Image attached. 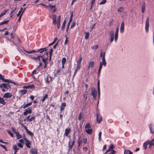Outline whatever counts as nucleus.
I'll list each match as a JSON object with an SVG mask.
<instances>
[{"mask_svg":"<svg viewBox=\"0 0 154 154\" xmlns=\"http://www.w3.org/2000/svg\"><path fill=\"white\" fill-rule=\"evenodd\" d=\"M110 35L111 37L110 38H114V32L111 31L110 32Z\"/></svg>","mask_w":154,"mask_h":154,"instance_id":"a19ab883","label":"nucleus"},{"mask_svg":"<svg viewBox=\"0 0 154 154\" xmlns=\"http://www.w3.org/2000/svg\"><path fill=\"white\" fill-rule=\"evenodd\" d=\"M82 58L81 55H80L79 60L77 62V69H80L81 67V64L82 61Z\"/></svg>","mask_w":154,"mask_h":154,"instance_id":"9d476101","label":"nucleus"},{"mask_svg":"<svg viewBox=\"0 0 154 154\" xmlns=\"http://www.w3.org/2000/svg\"><path fill=\"white\" fill-rule=\"evenodd\" d=\"M119 30V27H117L115 34V38H117L118 37V32Z\"/></svg>","mask_w":154,"mask_h":154,"instance_id":"c85d7f7f","label":"nucleus"},{"mask_svg":"<svg viewBox=\"0 0 154 154\" xmlns=\"http://www.w3.org/2000/svg\"><path fill=\"white\" fill-rule=\"evenodd\" d=\"M97 121L98 123H100L102 121V117L99 112H97Z\"/></svg>","mask_w":154,"mask_h":154,"instance_id":"6e6552de","label":"nucleus"},{"mask_svg":"<svg viewBox=\"0 0 154 154\" xmlns=\"http://www.w3.org/2000/svg\"><path fill=\"white\" fill-rule=\"evenodd\" d=\"M29 98L32 100H34V98H35V96H33L32 95H31L30 96Z\"/></svg>","mask_w":154,"mask_h":154,"instance_id":"774afa93","label":"nucleus"},{"mask_svg":"<svg viewBox=\"0 0 154 154\" xmlns=\"http://www.w3.org/2000/svg\"><path fill=\"white\" fill-rule=\"evenodd\" d=\"M97 90H98V97H100V81L99 80L98 81V82H97Z\"/></svg>","mask_w":154,"mask_h":154,"instance_id":"7c9ffc66","label":"nucleus"},{"mask_svg":"<svg viewBox=\"0 0 154 154\" xmlns=\"http://www.w3.org/2000/svg\"><path fill=\"white\" fill-rule=\"evenodd\" d=\"M53 49L52 48H51L50 50V51H49V55H50V58H51V57L52 56V53L53 52Z\"/></svg>","mask_w":154,"mask_h":154,"instance_id":"de8ad7c7","label":"nucleus"},{"mask_svg":"<svg viewBox=\"0 0 154 154\" xmlns=\"http://www.w3.org/2000/svg\"><path fill=\"white\" fill-rule=\"evenodd\" d=\"M149 126L150 132L153 134L154 132V126L152 124H149Z\"/></svg>","mask_w":154,"mask_h":154,"instance_id":"4be33fe9","label":"nucleus"},{"mask_svg":"<svg viewBox=\"0 0 154 154\" xmlns=\"http://www.w3.org/2000/svg\"><path fill=\"white\" fill-rule=\"evenodd\" d=\"M11 130L13 132H14V133H15V134L17 132L16 131L15 128L13 127L11 128Z\"/></svg>","mask_w":154,"mask_h":154,"instance_id":"052dcab7","label":"nucleus"},{"mask_svg":"<svg viewBox=\"0 0 154 154\" xmlns=\"http://www.w3.org/2000/svg\"><path fill=\"white\" fill-rule=\"evenodd\" d=\"M85 131L87 134H92V130L91 128L88 129H85Z\"/></svg>","mask_w":154,"mask_h":154,"instance_id":"c756f323","label":"nucleus"},{"mask_svg":"<svg viewBox=\"0 0 154 154\" xmlns=\"http://www.w3.org/2000/svg\"><path fill=\"white\" fill-rule=\"evenodd\" d=\"M72 18H70L69 20V21L68 23V25L67 26V29H68L69 27L70 24L72 21Z\"/></svg>","mask_w":154,"mask_h":154,"instance_id":"864d4df0","label":"nucleus"},{"mask_svg":"<svg viewBox=\"0 0 154 154\" xmlns=\"http://www.w3.org/2000/svg\"><path fill=\"white\" fill-rule=\"evenodd\" d=\"M18 146L20 148H22L23 147V145L21 143H18L17 144Z\"/></svg>","mask_w":154,"mask_h":154,"instance_id":"bf43d9fd","label":"nucleus"},{"mask_svg":"<svg viewBox=\"0 0 154 154\" xmlns=\"http://www.w3.org/2000/svg\"><path fill=\"white\" fill-rule=\"evenodd\" d=\"M0 87L1 88H5L7 90L11 88V86L9 83H3L0 85Z\"/></svg>","mask_w":154,"mask_h":154,"instance_id":"39448f33","label":"nucleus"},{"mask_svg":"<svg viewBox=\"0 0 154 154\" xmlns=\"http://www.w3.org/2000/svg\"><path fill=\"white\" fill-rule=\"evenodd\" d=\"M94 65V63L93 61H90L88 64V66L87 68V70H89L90 68H92Z\"/></svg>","mask_w":154,"mask_h":154,"instance_id":"5701e85b","label":"nucleus"},{"mask_svg":"<svg viewBox=\"0 0 154 154\" xmlns=\"http://www.w3.org/2000/svg\"><path fill=\"white\" fill-rule=\"evenodd\" d=\"M29 114V112L27 109H25L24 110V111L23 112V114L24 116H26L27 115V114Z\"/></svg>","mask_w":154,"mask_h":154,"instance_id":"79ce46f5","label":"nucleus"},{"mask_svg":"<svg viewBox=\"0 0 154 154\" xmlns=\"http://www.w3.org/2000/svg\"><path fill=\"white\" fill-rule=\"evenodd\" d=\"M99 45H98L93 46L91 47V48L93 49H96L98 48Z\"/></svg>","mask_w":154,"mask_h":154,"instance_id":"8fccbe9b","label":"nucleus"},{"mask_svg":"<svg viewBox=\"0 0 154 154\" xmlns=\"http://www.w3.org/2000/svg\"><path fill=\"white\" fill-rule=\"evenodd\" d=\"M149 17L147 18L145 23V29L146 32H148L149 31Z\"/></svg>","mask_w":154,"mask_h":154,"instance_id":"423d86ee","label":"nucleus"},{"mask_svg":"<svg viewBox=\"0 0 154 154\" xmlns=\"http://www.w3.org/2000/svg\"><path fill=\"white\" fill-rule=\"evenodd\" d=\"M89 36V33L88 32H86L85 36V38H88Z\"/></svg>","mask_w":154,"mask_h":154,"instance_id":"13d9d810","label":"nucleus"},{"mask_svg":"<svg viewBox=\"0 0 154 154\" xmlns=\"http://www.w3.org/2000/svg\"><path fill=\"white\" fill-rule=\"evenodd\" d=\"M71 131V129L69 128H66L65 130L64 135L66 137H68L69 134Z\"/></svg>","mask_w":154,"mask_h":154,"instance_id":"2eb2a0df","label":"nucleus"},{"mask_svg":"<svg viewBox=\"0 0 154 154\" xmlns=\"http://www.w3.org/2000/svg\"><path fill=\"white\" fill-rule=\"evenodd\" d=\"M53 20V24L55 25L57 24V26L58 29L59 28L60 26L61 17L60 16H59L58 17L57 21L56 20V15L53 14L50 16Z\"/></svg>","mask_w":154,"mask_h":154,"instance_id":"f257e3e1","label":"nucleus"},{"mask_svg":"<svg viewBox=\"0 0 154 154\" xmlns=\"http://www.w3.org/2000/svg\"><path fill=\"white\" fill-rule=\"evenodd\" d=\"M29 88L30 89H33L35 88V85H29Z\"/></svg>","mask_w":154,"mask_h":154,"instance_id":"6e6d98bb","label":"nucleus"},{"mask_svg":"<svg viewBox=\"0 0 154 154\" xmlns=\"http://www.w3.org/2000/svg\"><path fill=\"white\" fill-rule=\"evenodd\" d=\"M102 134V132L101 131H100L98 134V139L99 142H100L101 140V136Z\"/></svg>","mask_w":154,"mask_h":154,"instance_id":"a18cd8bd","label":"nucleus"},{"mask_svg":"<svg viewBox=\"0 0 154 154\" xmlns=\"http://www.w3.org/2000/svg\"><path fill=\"white\" fill-rule=\"evenodd\" d=\"M45 83L49 84L50 82L52 81L53 79L50 75L48 74L45 79Z\"/></svg>","mask_w":154,"mask_h":154,"instance_id":"20e7f679","label":"nucleus"},{"mask_svg":"<svg viewBox=\"0 0 154 154\" xmlns=\"http://www.w3.org/2000/svg\"><path fill=\"white\" fill-rule=\"evenodd\" d=\"M24 140L26 142V146L28 148H30L31 147L30 145L31 144L30 141L26 137H23Z\"/></svg>","mask_w":154,"mask_h":154,"instance_id":"f8f14e48","label":"nucleus"},{"mask_svg":"<svg viewBox=\"0 0 154 154\" xmlns=\"http://www.w3.org/2000/svg\"><path fill=\"white\" fill-rule=\"evenodd\" d=\"M47 49L46 48H41L39 50H38L37 51H35L34 50H32L30 51H26V52L29 54H31L34 52H39L40 53H42L43 52L45 51V52L46 53V54H48L47 53H46V51Z\"/></svg>","mask_w":154,"mask_h":154,"instance_id":"f03ea898","label":"nucleus"},{"mask_svg":"<svg viewBox=\"0 0 154 154\" xmlns=\"http://www.w3.org/2000/svg\"><path fill=\"white\" fill-rule=\"evenodd\" d=\"M75 143V141L74 140H72L71 144V142H70V140L69 141V143H68V151L69 152L70 150H72Z\"/></svg>","mask_w":154,"mask_h":154,"instance_id":"1a4fd4ad","label":"nucleus"},{"mask_svg":"<svg viewBox=\"0 0 154 154\" xmlns=\"http://www.w3.org/2000/svg\"><path fill=\"white\" fill-rule=\"evenodd\" d=\"M30 115L28 116L24 120V121H25L26 120H27L28 122H31L33 120L34 121L35 118V116H32L30 118Z\"/></svg>","mask_w":154,"mask_h":154,"instance_id":"9b49d317","label":"nucleus"},{"mask_svg":"<svg viewBox=\"0 0 154 154\" xmlns=\"http://www.w3.org/2000/svg\"><path fill=\"white\" fill-rule=\"evenodd\" d=\"M105 52H103L102 50H101L100 52V57H102V59H105Z\"/></svg>","mask_w":154,"mask_h":154,"instance_id":"393cba45","label":"nucleus"},{"mask_svg":"<svg viewBox=\"0 0 154 154\" xmlns=\"http://www.w3.org/2000/svg\"><path fill=\"white\" fill-rule=\"evenodd\" d=\"M7 132L11 137H13L14 134L12 133L10 131H7Z\"/></svg>","mask_w":154,"mask_h":154,"instance_id":"49530a36","label":"nucleus"},{"mask_svg":"<svg viewBox=\"0 0 154 154\" xmlns=\"http://www.w3.org/2000/svg\"><path fill=\"white\" fill-rule=\"evenodd\" d=\"M32 102H30L26 104H25L24 103V104L21 106V108H22L23 109H25V108H27L30 106H31L32 105Z\"/></svg>","mask_w":154,"mask_h":154,"instance_id":"6ab92c4d","label":"nucleus"},{"mask_svg":"<svg viewBox=\"0 0 154 154\" xmlns=\"http://www.w3.org/2000/svg\"><path fill=\"white\" fill-rule=\"evenodd\" d=\"M3 81H4L5 82H10V83H13L11 80L8 79H5L4 78L3 79Z\"/></svg>","mask_w":154,"mask_h":154,"instance_id":"ea45409f","label":"nucleus"},{"mask_svg":"<svg viewBox=\"0 0 154 154\" xmlns=\"http://www.w3.org/2000/svg\"><path fill=\"white\" fill-rule=\"evenodd\" d=\"M61 73V70L60 69L58 70L56 72L55 74L56 75L59 74Z\"/></svg>","mask_w":154,"mask_h":154,"instance_id":"338daca9","label":"nucleus"},{"mask_svg":"<svg viewBox=\"0 0 154 154\" xmlns=\"http://www.w3.org/2000/svg\"><path fill=\"white\" fill-rule=\"evenodd\" d=\"M66 23V20H64L63 22V24L62 26V29H63L64 28Z\"/></svg>","mask_w":154,"mask_h":154,"instance_id":"603ef678","label":"nucleus"},{"mask_svg":"<svg viewBox=\"0 0 154 154\" xmlns=\"http://www.w3.org/2000/svg\"><path fill=\"white\" fill-rule=\"evenodd\" d=\"M106 2V0H103L102 2H100L99 4L100 5H103L105 4Z\"/></svg>","mask_w":154,"mask_h":154,"instance_id":"4d7b16f0","label":"nucleus"},{"mask_svg":"<svg viewBox=\"0 0 154 154\" xmlns=\"http://www.w3.org/2000/svg\"><path fill=\"white\" fill-rule=\"evenodd\" d=\"M148 140H147L143 144V147L145 150H146L147 147V145L149 144Z\"/></svg>","mask_w":154,"mask_h":154,"instance_id":"cd10ccee","label":"nucleus"},{"mask_svg":"<svg viewBox=\"0 0 154 154\" xmlns=\"http://www.w3.org/2000/svg\"><path fill=\"white\" fill-rule=\"evenodd\" d=\"M124 8L122 7H120L117 9V11L119 12H122L124 11Z\"/></svg>","mask_w":154,"mask_h":154,"instance_id":"2f4dec72","label":"nucleus"},{"mask_svg":"<svg viewBox=\"0 0 154 154\" xmlns=\"http://www.w3.org/2000/svg\"><path fill=\"white\" fill-rule=\"evenodd\" d=\"M35 84L38 85L39 87H40L41 86V83L39 81H38L37 82H36Z\"/></svg>","mask_w":154,"mask_h":154,"instance_id":"5fc2aeb1","label":"nucleus"},{"mask_svg":"<svg viewBox=\"0 0 154 154\" xmlns=\"http://www.w3.org/2000/svg\"><path fill=\"white\" fill-rule=\"evenodd\" d=\"M12 149L14 151V153H12V154H16L20 149L17 147L16 145L14 144L13 146Z\"/></svg>","mask_w":154,"mask_h":154,"instance_id":"4468645a","label":"nucleus"},{"mask_svg":"<svg viewBox=\"0 0 154 154\" xmlns=\"http://www.w3.org/2000/svg\"><path fill=\"white\" fill-rule=\"evenodd\" d=\"M0 146L1 147H2V148H3L5 150V151H7L8 150V149H7V148L6 147V146L5 145H3L2 144H0Z\"/></svg>","mask_w":154,"mask_h":154,"instance_id":"09e8293b","label":"nucleus"},{"mask_svg":"<svg viewBox=\"0 0 154 154\" xmlns=\"http://www.w3.org/2000/svg\"><path fill=\"white\" fill-rule=\"evenodd\" d=\"M16 134L17 139H19L22 137V136L19 133L17 132Z\"/></svg>","mask_w":154,"mask_h":154,"instance_id":"58836bf2","label":"nucleus"},{"mask_svg":"<svg viewBox=\"0 0 154 154\" xmlns=\"http://www.w3.org/2000/svg\"><path fill=\"white\" fill-rule=\"evenodd\" d=\"M11 39H8L11 42V44L16 45L17 46H20L21 44V42L20 39H13V40H11Z\"/></svg>","mask_w":154,"mask_h":154,"instance_id":"7ed1b4c3","label":"nucleus"},{"mask_svg":"<svg viewBox=\"0 0 154 154\" xmlns=\"http://www.w3.org/2000/svg\"><path fill=\"white\" fill-rule=\"evenodd\" d=\"M124 22H122L121 24L120 28V32L122 33L124 31Z\"/></svg>","mask_w":154,"mask_h":154,"instance_id":"412c9836","label":"nucleus"},{"mask_svg":"<svg viewBox=\"0 0 154 154\" xmlns=\"http://www.w3.org/2000/svg\"><path fill=\"white\" fill-rule=\"evenodd\" d=\"M87 139L86 138H85L83 139V142L84 144H86L87 143Z\"/></svg>","mask_w":154,"mask_h":154,"instance_id":"e2e57ef3","label":"nucleus"},{"mask_svg":"<svg viewBox=\"0 0 154 154\" xmlns=\"http://www.w3.org/2000/svg\"><path fill=\"white\" fill-rule=\"evenodd\" d=\"M114 148V146L113 144H111L110 145L109 149L108 150H106V153H107L109 151H110L111 150L113 149Z\"/></svg>","mask_w":154,"mask_h":154,"instance_id":"b1692460","label":"nucleus"},{"mask_svg":"<svg viewBox=\"0 0 154 154\" xmlns=\"http://www.w3.org/2000/svg\"><path fill=\"white\" fill-rule=\"evenodd\" d=\"M66 61V59L65 57H63L62 60V64H65Z\"/></svg>","mask_w":154,"mask_h":154,"instance_id":"c03bdc74","label":"nucleus"},{"mask_svg":"<svg viewBox=\"0 0 154 154\" xmlns=\"http://www.w3.org/2000/svg\"><path fill=\"white\" fill-rule=\"evenodd\" d=\"M3 98V97H0V103L3 105H5L6 104V102Z\"/></svg>","mask_w":154,"mask_h":154,"instance_id":"a878e982","label":"nucleus"},{"mask_svg":"<svg viewBox=\"0 0 154 154\" xmlns=\"http://www.w3.org/2000/svg\"><path fill=\"white\" fill-rule=\"evenodd\" d=\"M102 61L100 62V63H101L102 65H103L104 66H105L106 65V62L105 60V59H102Z\"/></svg>","mask_w":154,"mask_h":154,"instance_id":"c9c22d12","label":"nucleus"},{"mask_svg":"<svg viewBox=\"0 0 154 154\" xmlns=\"http://www.w3.org/2000/svg\"><path fill=\"white\" fill-rule=\"evenodd\" d=\"M146 5L145 2H143L141 6V11L142 13H143L145 11L146 9Z\"/></svg>","mask_w":154,"mask_h":154,"instance_id":"aec40b11","label":"nucleus"},{"mask_svg":"<svg viewBox=\"0 0 154 154\" xmlns=\"http://www.w3.org/2000/svg\"><path fill=\"white\" fill-rule=\"evenodd\" d=\"M30 153L32 154H37L38 153V150L36 148H32L30 150Z\"/></svg>","mask_w":154,"mask_h":154,"instance_id":"f3484780","label":"nucleus"},{"mask_svg":"<svg viewBox=\"0 0 154 154\" xmlns=\"http://www.w3.org/2000/svg\"><path fill=\"white\" fill-rule=\"evenodd\" d=\"M12 96V94L10 92H8L4 94L3 96V98H11Z\"/></svg>","mask_w":154,"mask_h":154,"instance_id":"dca6fc26","label":"nucleus"},{"mask_svg":"<svg viewBox=\"0 0 154 154\" xmlns=\"http://www.w3.org/2000/svg\"><path fill=\"white\" fill-rule=\"evenodd\" d=\"M56 7V6L55 5H49L48 6V7H49L50 8L52 9L53 8H54Z\"/></svg>","mask_w":154,"mask_h":154,"instance_id":"69168bd1","label":"nucleus"},{"mask_svg":"<svg viewBox=\"0 0 154 154\" xmlns=\"http://www.w3.org/2000/svg\"><path fill=\"white\" fill-rule=\"evenodd\" d=\"M66 106V102L62 103L60 106V112H61V113H62V112L64 110Z\"/></svg>","mask_w":154,"mask_h":154,"instance_id":"ddd939ff","label":"nucleus"},{"mask_svg":"<svg viewBox=\"0 0 154 154\" xmlns=\"http://www.w3.org/2000/svg\"><path fill=\"white\" fill-rule=\"evenodd\" d=\"M8 10L5 9L3 11V12L0 14V18L4 15L7 12Z\"/></svg>","mask_w":154,"mask_h":154,"instance_id":"4c0bfd02","label":"nucleus"},{"mask_svg":"<svg viewBox=\"0 0 154 154\" xmlns=\"http://www.w3.org/2000/svg\"><path fill=\"white\" fill-rule=\"evenodd\" d=\"M91 95L93 96L94 99H96L97 96V91L94 88H92L91 89Z\"/></svg>","mask_w":154,"mask_h":154,"instance_id":"0eeeda50","label":"nucleus"},{"mask_svg":"<svg viewBox=\"0 0 154 154\" xmlns=\"http://www.w3.org/2000/svg\"><path fill=\"white\" fill-rule=\"evenodd\" d=\"M57 39H54V41L51 43H50L49 45V46H50L51 45H53L54 44V43L56 42V41H57Z\"/></svg>","mask_w":154,"mask_h":154,"instance_id":"680f3d73","label":"nucleus"},{"mask_svg":"<svg viewBox=\"0 0 154 154\" xmlns=\"http://www.w3.org/2000/svg\"><path fill=\"white\" fill-rule=\"evenodd\" d=\"M91 128V126L89 123H87L85 126V129H88Z\"/></svg>","mask_w":154,"mask_h":154,"instance_id":"f704fd0d","label":"nucleus"},{"mask_svg":"<svg viewBox=\"0 0 154 154\" xmlns=\"http://www.w3.org/2000/svg\"><path fill=\"white\" fill-rule=\"evenodd\" d=\"M48 98V94H46L45 95L42 99V100H41V101H42V103H43L45 101L46 99Z\"/></svg>","mask_w":154,"mask_h":154,"instance_id":"72a5a7b5","label":"nucleus"},{"mask_svg":"<svg viewBox=\"0 0 154 154\" xmlns=\"http://www.w3.org/2000/svg\"><path fill=\"white\" fill-rule=\"evenodd\" d=\"M82 137L81 136H79L78 137V138L77 139V143L78 144V147H80L81 146V144L82 143Z\"/></svg>","mask_w":154,"mask_h":154,"instance_id":"a211bd4d","label":"nucleus"},{"mask_svg":"<svg viewBox=\"0 0 154 154\" xmlns=\"http://www.w3.org/2000/svg\"><path fill=\"white\" fill-rule=\"evenodd\" d=\"M27 90L26 89H22L19 91V92L21 95L25 94L27 92Z\"/></svg>","mask_w":154,"mask_h":154,"instance_id":"bb28decb","label":"nucleus"},{"mask_svg":"<svg viewBox=\"0 0 154 154\" xmlns=\"http://www.w3.org/2000/svg\"><path fill=\"white\" fill-rule=\"evenodd\" d=\"M132 152L129 150H125L124 154H132Z\"/></svg>","mask_w":154,"mask_h":154,"instance_id":"473e14b6","label":"nucleus"},{"mask_svg":"<svg viewBox=\"0 0 154 154\" xmlns=\"http://www.w3.org/2000/svg\"><path fill=\"white\" fill-rule=\"evenodd\" d=\"M149 144H150L151 145L154 146V138L151 140H148Z\"/></svg>","mask_w":154,"mask_h":154,"instance_id":"e433bc0d","label":"nucleus"},{"mask_svg":"<svg viewBox=\"0 0 154 154\" xmlns=\"http://www.w3.org/2000/svg\"><path fill=\"white\" fill-rule=\"evenodd\" d=\"M27 109L28 110L29 114H30L32 112V111L31 109L29 108H28Z\"/></svg>","mask_w":154,"mask_h":154,"instance_id":"0e129e2a","label":"nucleus"},{"mask_svg":"<svg viewBox=\"0 0 154 154\" xmlns=\"http://www.w3.org/2000/svg\"><path fill=\"white\" fill-rule=\"evenodd\" d=\"M82 117V113L80 112L78 117V119L79 120L81 121Z\"/></svg>","mask_w":154,"mask_h":154,"instance_id":"3c124183","label":"nucleus"},{"mask_svg":"<svg viewBox=\"0 0 154 154\" xmlns=\"http://www.w3.org/2000/svg\"><path fill=\"white\" fill-rule=\"evenodd\" d=\"M26 133L29 135L30 136H33L34 134H33L30 131L27 130V131L26 132Z\"/></svg>","mask_w":154,"mask_h":154,"instance_id":"37998d69","label":"nucleus"}]
</instances>
